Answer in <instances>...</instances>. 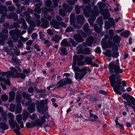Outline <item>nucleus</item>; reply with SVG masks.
Returning <instances> with one entry per match:
<instances>
[{"label":"nucleus","mask_w":135,"mask_h":135,"mask_svg":"<svg viewBox=\"0 0 135 135\" xmlns=\"http://www.w3.org/2000/svg\"><path fill=\"white\" fill-rule=\"evenodd\" d=\"M122 77L121 75L109 77L110 85L113 88L114 91L119 95L122 94V92H122L126 91V90L124 88L127 86L126 82L124 80L122 81Z\"/></svg>","instance_id":"1"},{"label":"nucleus","mask_w":135,"mask_h":135,"mask_svg":"<svg viewBox=\"0 0 135 135\" xmlns=\"http://www.w3.org/2000/svg\"><path fill=\"white\" fill-rule=\"evenodd\" d=\"M119 60L117 59L115 62H112L108 65V69L111 75L109 77L121 75V74L124 71V70L120 68L119 63Z\"/></svg>","instance_id":"2"},{"label":"nucleus","mask_w":135,"mask_h":135,"mask_svg":"<svg viewBox=\"0 0 135 135\" xmlns=\"http://www.w3.org/2000/svg\"><path fill=\"white\" fill-rule=\"evenodd\" d=\"M82 9L83 10L84 13L85 17L89 18L88 20L89 22L90 23V21L91 22L90 25L93 24V22L95 20L96 18V14L95 12H92L90 4H89L86 6L85 8H84V6L82 7Z\"/></svg>","instance_id":"3"},{"label":"nucleus","mask_w":135,"mask_h":135,"mask_svg":"<svg viewBox=\"0 0 135 135\" xmlns=\"http://www.w3.org/2000/svg\"><path fill=\"white\" fill-rule=\"evenodd\" d=\"M43 103V101L42 100L39 101L38 100H36L35 101L37 111L42 114L45 113L48 110V106L46 105H44Z\"/></svg>","instance_id":"4"},{"label":"nucleus","mask_w":135,"mask_h":135,"mask_svg":"<svg viewBox=\"0 0 135 135\" xmlns=\"http://www.w3.org/2000/svg\"><path fill=\"white\" fill-rule=\"evenodd\" d=\"M84 58V56L81 55H74L73 57V64L79 66L84 65L85 62L83 61Z\"/></svg>","instance_id":"5"},{"label":"nucleus","mask_w":135,"mask_h":135,"mask_svg":"<svg viewBox=\"0 0 135 135\" xmlns=\"http://www.w3.org/2000/svg\"><path fill=\"white\" fill-rule=\"evenodd\" d=\"M9 33L13 41L15 42H17L18 38H20L21 35L20 31L17 29H15L10 30L9 31Z\"/></svg>","instance_id":"6"},{"label":"nucleus","mask_w":135,"mask_h":135,"mask_svg":"<svg viewBox=\"0 0 135 135\" xmlns=\"http://www.w3.org/2000/svg\"><path fill=\"white\" fill-rule=\"evenodd\" d=\"M97 24L94 25V29L95 31L98 33H99L103 29L102 25L103 22L101 19H98L96 21Z\"/></svg>","instance_id":"7"},{"label":"nucleus","mask_w":135,"mask_h":135,"mask_svg":"<svg viewBox=\"0 0 135 135\" xmlns=\"http://www.w3.org/2000/svg\"><path fill=\"white\" fill-rule=\"evenodd\" d=\"M50 115H49L48 112H46L44 113V115L41 117L40 118H38L37 119V122L39 123L40 126L41 127L42 125H43L46 121V119L47 120L49 119Z\"/></svg>","instance_id":"8"},{"label":"nucleus","mask_w":135,"mask_h":135,"mask_svg":"<svg viewBox=\"0 0 135 135\" xmlns=\"http://www.w3.org/2000/svg\"><path fill=\"white\" fill-rule=\"evenodd\" d=\"M50 25L56 29L59 28V25H61L63 27H65L66 24L64 22H59L56 21L55 20H52L50 22Z\"/></svg>","instance_id":"9"},{"label":"nucleus","mask_w":135,"mask_h":135,"mask_svg":"<svg viewBox=\"0 0 135 135\" xmlns=\"http://www.w3.org/2000/svg\"><path fill=\"white\" fill-rule=\"evenodd\" d=\"M114 31L113 30H110L108 33L107 35H104L105 38H103L102 39V41L105 42H106V39H108V40L107 41V42L109 43L111 42V41L110 40L112 39L113 37L115 35H114Z\"/></svg>","instance_id":"10"},{"label":"nucleus","mask_w":135,"mask_h":135,"mask_svg":"<svg viewBox=\"0 0 135 135\" xmlns=\"http://www.w3.org/2000/svg\"><path fill=\"white\" fill-rule=\"evenodd\" d=\"M44 18H44H41V20L43 22L41 25V27H42L45 28H47L48 27L49 24L48 21H50L52 19V17L50 16L47 15L44 17Z\"/></svg>","instance_id":"11"},{"label":"nucleus","mask_w":135,"mask_h":135,"mask_svg":"<svg viewBox=\"0 0 135 135\" xmlns=\"http://www.w3.org/2000/svg\"><path fill=\"white\" fill-rule=\"evenodd\" d=\"M122 97L126 100H129L133 104L135 103V99L132 96L130 95L128 93H125L122 94Z\"/></svg>","instance_id":"12"},{"label":"nucleus","mask_w":135,"mask_h":135,"mask_svg":"<svg viewBox=\"0 0 135 135\" xmlns=\"http://www.w3.org/2000/svg\"><path fill=\"white\" fill-rule=\"evenodd\" d=\"M91 72V70L90 68H87L86 66H84L83 68L80 69V77H82L84 78L88 72L90 73Z\"/></svg>","instance_id":"13"},{"label":"nucleus","mask_w":135,"mask_h":135,"mask_svg":"<svg viewBox=\"0 0 135 135\" xmlns=\"http://www.w3.org/2000/svg\"><path fill=\"white\" fill-rule=\"evenodd\" d=\"M37 119L34 122H31V123L30 122H27L26 124V126L28 128H32L36 126H38L40 127V125L39 123L37 121Z\"/></svg>","instance_id":"14"},{"label":"nucleus","mask_w":135,"mask_h":135,"mask_svg":"<svg viewBox=\"0 0 135 135\" xmlns=\"http://www.w3.org/2000/svg\"><path fill=\"white\" fill-rule=\"evenodd\" d=\"M107 45L109 48H112V50L114 52L117 51L118 50V47L115 44H113L112 41L111 42H107Z\"/></svg>","instance_id":"15"},{"label":"nucleus","mask_w":135,"mask_h":135,"mask_svg":"<svg viewBox=\"0 0 135 135\" xmlns=\"http://www.w3.org/2000/svg\"><path fill=\"white\" fill-rule=\"evenodd\" d=\"M10 69L11 71L10 72L11 74L12 75H14L15 74V73H16L15 75L14 78H18L20 77L21 73H18L17 69L14 67H11Z\"/></svg>","instance_id":"16"},{"label":"nucleus","mask_w":135,"mask_h":135,"mask_svg":"<svg viewBox=\"0 0 135 135\" xmlns=\"http://www.w3.org/2000/svg\"><path fill=\"white\" fill-rule=\"evenodd\" d=\"M113 41V44L116 43L119 45V44L120 43L121 40V37L118 35H115L110 40L111 41Z\"/></svg>","instance_id":"17"},{"label":"nucleus","mask_w":135,"mask_h":135,"mask_svg":"<svg viewBox=\"0 0 135 135\" xmlns=\"http://www.w3.org/2000/svg\"><path fill=\"white\" fill-rule=\"evenodd\" d=\"M77 22L82 26L84 23L85 18L83 15H79L76 17Z\"/></svg>","instance_id":"18"},{"label":"nucleus","mask_w":135,"mask_h":135,"mask_svg":"<svg viewBox=\"0 0 135 135\" xmlns=\"http://www.w3.org/2000/svg\"><path fill=\"white\" fill-rule=\"evenodd\" d=\"M74 38L75 41L79 43H80L84 41L83 37L80 34H76L74 36Z\"/></svg>","instance_id":"19"},{"label":"nucleus","mask_w":135,"mask_h":135,"mask_svg":"<svg viewBox=\"0 0 135 135\" xmlns=\"http://www.w3.org/2000/svg\"><path fill=\"white\" fill-rule=\"evenodd\" d=\"M103 11L104 13L103 15L104 19L106 20L108 19L110 16L109 13L108 12V9L106 8L103 9Z\"/></svg>","instance_id":"20"},{"label":"nucleus","mask_w":135,"mask_h":135,"mask_svg":"<svg viewBox=\"0 0 135 135\" xmlns=\"http://www.w3.org/2000/svg\"><path fill=\"white\" fill-rule=\"evenodd\" d=\"M27 109L31 113H32L34 112L36 110L35 104L34 103L32 102L31 105L27 107Z\"/></svg>","instance_id":"21"},{"label":"nucleus","mask_w":135,"mask_h":135,"mask_svg":"<svg viewBox=\"0 0 135 135\" xmlns=\"http://www.w3.org/2000/svg\"><path fill=\"white\" fill-rule=\"evenodd\" d=\"M94 40V38L92 36H91L88 37L86 40V42L88 46L91 47L93 44Z\"/></svg>","instance_id":"22"},{"label":"nucleus","mask_w":135,"mask_h":135,"mask_svg":"<svg viewBox=\"0 0 135 135\" xmlns=\"http://www.w3.org/2000/svg\"><path fill=\"white\" fill-rule=\"evenodd\" d=\"M9 102H11L14 100L16 95V93L13 90H12L9 92Z\"/></svg>","instance_id":"23"},{"label":"nucleus","mask_w":135,"mask_h":135,"mask_svg":"<svg viewBox=\"0 0 135 135\" xmlns=\"http://www.w3.org/2000/svg\"><path fill=\"white\" fill-rule=\"evenodd\" d=\"M81 52L86 55H89L90 53L91 49L89 47H86L80 50Z\"/></svg>","instance_id":"24"},{"label":"nucleus","mask_w":135,"mask_h":135,"mask_svg":"<svg viewBox=\"0 0 135 135\" xmlns=\"http://www.w3.org/2000/svg\"><path fill=\"white\" fill-rule=\"evenodd\" d=\"M18 15L16 13L13 12L9 15V19H12L14 21H17L18 19Z\"/></svg>","instance_id":"25"},{"label":"nucleus","mask_w":135,"mask_h":135,"mask_svg":"<svg viewBox=\"0 0 135 135\" xmlns=\"http://www.w3.org/2000/svg\"><path fill=\"white\" fill-rule=\"evenodd\" d=\"M21 103H17L15 112L16 113H19L22 110V106Z\"/></svg>","instance_id":"26"},{"label":"nucleus","mask_w":135,"mask_h":135,"mask_svg":"<svg viewBox=\"0 0 135 135\" xmlns=\"http://www.w3.org/2000/svg\"><path fill=\"white\" fill-rule=\"evenodd\" d=\"M0 128L2 130H6L8 129L9 128L6 123L1 122H0Z\"/></svg>","instance_id":"27"},{"label":"nucleus","mask_w":135,"mask_h":135,"mask_svg":"<svg viewBox=\"0 0 135 135\" xmlns=\"http://www.w3.org/2000/svg\"><path fill=\"white\" fill-rule=\"evenodd\" d=\"M9 76V75H7L6 77L7 78L6 79L5 78H2V80L4 81L5 84L6 85L7 84L8 85L10 86L11 85V82L9 80V78H8Z\"/></svg>","instance_id":"28"},{"label":"nucleus","mask_w":135,"mask_h":135,"mask_svg":"<svg viewBox=\"0 0 135 135\" xmlns=\"http://www.w3.org/2000/svg\"><path fill=\"white\" fill-rule=\"evenodd\" d=\"M61 37L57 35H55L52 38V40L55 43L59 42V40L61 39Z\"/></svg>","instance_id":"29"},{"label":"nucleus","mask_w":135,"mask_h":135,"mask_svg":"<svg viewBox=\"0 0 135 135\" xmlns=\"http://www.w3.org/2000/svg\"><path fill=\"white\" fill-rule=\"evenodd\" d=\"M22 96L21 95L18 93L16 94V100L17 103H21L22 101Z\"/></svg>","instance_id":"30"},{"label":"nucleus","mask_w":135,"mask_h":135,"mask_svg":"<svg viewBox=\"0 0 135 135\" xmlns=\"http://www.w3.org/2000/svg\"><path fill=\"white\" fill-rule=\"evenodd\" d=\"M42 5L41 3L36 4L35 6L36 8L35 9V11L38 13H41V10L40 7Z\"/></svg>","instance_id":"31"},{"label":"nucleus","mask_w":135,"mask_h":135,"mask_svg":"<svg viewBox=\"0 0 135 135\" xmlns=\"http://www.w3.org/2000/svg\"><path fill=\"white\" fill-rule=\"evenodd\" d=\"M80 73L78 72L75 73L74 77L75 79L79 81L80 80L82 79L83 78V77H80Z\"/></svg>","instance_id":"32"},{"label":"nucleus","mask_w":135,"mask_h":135,"mask_svg":"<svg viewBox=\"0 0 135 135\" xmlns=\"http://www.w3.org/2000/svg\"><path fill=\"white\" fill-rule=\"evenodd\" d=\"M6 9L7 8L5 5H2L1 4H0V14H3Z\"/></svg>","instance_id":"33"},{"label":"nucleus","mask_w":135,"mask_h":135,"mask_svg":"<svg viewBox=\"0 0 135 135\" xmlns=\"http://www.w3.org/2000/svg\"><path fill=\"white\" fill-rule=\"evenodd\" d=\"M64 9L65 11L66 12L68 13L71 12L72 8L68 5L66 4L65 6H64Z\"/></svg>","instance_id":"34"},{"label":"nucleus","mask_w":135,"mask_h":135,"mask_svg":"<svg viewBox=\"0 0 135 135\" xmlns=\"http://www.w3.org/2000/svg\"><path fill=\"white\" fill-rule=\"evenodd\" d=\"M130 33L129 31L126 30L122 32L120 34V35L124 37L125 38H126L129 35Z\"/></svg>","instance_id":"35"},{"label":"nucleus","mask_w":135,"mask_h":135,"mask_svg":"<svg viewBox=\"0 0 135 135\" xmlns=\"http://www.w3.org/2000/svg\"><path fill=\"white\" fill-rule=\"evenodd\" d=\"M85 62L88 65H91L92 62V59L90 57H86L85 59Z\"/></svg>","instance_id":"36"},{"label":"nucleus","mask_w":135,"mask_h":135,"mask_svg":"<svg viewBox=\"0 0 135 135\" xmlns=\"http://www.w3.org/2000/svg\"><path fill=\"white\" fill-rule=\"evenodd\" d=\"M83 6H84V8H85V7L84 6L81 7L79 5H76L75 6V13L76 14H79L80 12L81 8H82V7Z\"/></svg>","instance_id":"37"},{"label":"nucleus","mask_w":135,"mask_h":135,"mask_svg":"<svg viewBox=\"0 0 135 135\" xmlns=\"http://www.w3.org/2000/svg\"><path fill=\"white\" fill-rule=\"evenodd\" d=\"M60 50L62 52V53H60L61 54L65 55L67 54L68 52H67V49L66 48L64 47H61L60 48Z\"/></svg>","instance_id":"38"},{"label":"nucleus","mask_w":135,"mask_h":135,"mask_svg":"<svg viewBox=\"0 0 135 135\" xmlns=\"http://www.w3.org/2000/svg\"><path fill=\"white\" fill-rule=\"evenodd\" d=\"M71 18H70V24L73 25L75 23V20L74 19V14L71 13L70 15Z\"/></svg>","instance_id":"39"},{"label":"nucleus","mask_w":135,"mask_h":135,"mask_svg":"<svg viewBox=\"0 0 135 135\" xmlns=\"http://www.w3.org/2000/svg\"><path fill=\"white\" fill-rule=\"evenodd\" d=\"M22 22H24L23 23L22 26L24 29L26 30L27 28V25L26 23L25 22L24 19L22 18H21V20L19 21V23H21Z\"/></svg>","instance_id":"40"},{"label":"nucleus","mask_w":135,"mask_h":135,"mask_svg":"<svg viewBox=\"0 0 135 135\" xmlns=\"http://www.w3.org/2000/svg\"><path fill=\"white\" fill-rule=\"evenodd\" d=\"M76 65H74V64H73L72 67L73 69V70L75 72H80V68L76 66Z\"/></svg>","instance_id":"41"},{"label":"nucleus","mask_w":135,"mask_h":135,"mask_svg":"<svg viewBox=\"0 0 135 135\" xmlns=\"http://www.w3.org/2000/svg\"><path fill=\"white\" fill-rule=\"evenodd\" d=\"M59 12V14L62 17H64L66 15V12L64 9H60Z\"/></svg>","instance_id":"42"},{"label":"nucleus","mask_w":135,"mask_h":135,"mask_svg":"<svg viewBox=\"0 0 135 135\" xmlns=\"http://www.w3.org/2000/svg\"><path fill=\"white\" fill-rule=\"evenodd\" d=\"M23 120L25 121L28 117L29 113L27 111H25L23 112Z\"/></svg>","instance_id":"43"},{"label":"nucleus","mask_w":135,"mask_h":135,"mask_svg":"<svg viewBox=\"0 0 135 135\" xmlns=\"http://www.w3.org/2000/svg\"><path fill=\"white\" fill-rule=\"evenodd\" d=\"M112 51L108 49L106 50L105 55L108 57H111L112 56Z\"/></svg>","instance_id":"44"},{"label":"nucleus","mask_w":135,"mask_h":135,"mask_svg":"<svg viewBox=\"0 0 135 135\" xmlns=\"http://www.w3.org/2000/svg\"><path fill=\"white\" fill-rule=\"evenodd\" d=\"M22 119V117L21 114L17 115L16 116V120L18 123L20 124L21 121Z\"/></svg>","instance_id":"45"},{"label":"nucleus","mask_w":135,"mask_h":135,"mask_svg":"<svg viewBox=\"0 0 135 135\" xmlns=\"http://www.w3.org/2000/svg\"><path fill=\"white\" fill-rule=\"evenodd\" d=\"M127 101H123V103L125 105H127L128 106L130 107H132V105H135V103L133 104L131 101L129 100H127Z\"/></svg>","instance_id":"46"},{"label":"nucleus","mask_w":135,"mask_h":135,"mask_svg":"<svg viewBox=\"0 0 135 135\" xmlns=\"http://www.w3.org/2000/svg\"><path fill=\"white\" fill-rule=\"evenodd\" d=\"M8 37V35L7 34H5L2 32H0V38L4 39L6 40Z\"/></svg>","instance_id":"47"},{"label":"nucleus","mask_w":135,"mask_h":135,"mask_svg":"<svg viewBox=\"0 0 135 135\" xmlns=\"http://www.w3.org/2000/svg\"><path fill=\"white\" fill-rule=\"evenodd\" d=\"M1 99L2 100L4 101H6L8 99V96L6 94H3L1 96Z\"/></svg>","instance_id":"48"},{"label":"nucleus","mask_w":135,"mask_h":135,"mask_svg":"<svg viewBox=\"0 0 135 135\" xmlns=\"http://www.w3.org/2000/svg\"><path fill=\"white\" fill-rule=\"evenodd\" d=\"M65 83V85L67 84H70L72 83V82L71 79L70 78H67L66 79V80L64 81Z\"/></svg>","instance_id":"49"},{"label":"nucleus","mask_w":135,"mask_h":135,"mask_svg":"<svg viewBox=\"0 0 135 135\" xmlns=\"http://www.w3.org/2000/svg\"><path fill=\"white\" fill-rule=\"evenodd\" d=\"M44 43L46 47H49L51 45L50 41L48 40H45L44 41Z\"/></svg>","instance_id":"50"},{"label":"nucleus","mask_w":135,"mask_h":135,"mask_svg":"<svg viewBox=\"0 0 135 135\" xmlns=\"http://www.w3.org/2000/svg\"><path fill=\"white\" fill-rule=\"evenodd\" d=\"M22 95L23 98H24L28 99L30 98L29 94L25 92H23L22 93Z\"/></svg>","instance_id":"51"},{"label":"nucleus","mask_w":135,"mask_h":135,"mask_svg":"<svg viewBox=\"0 0 135 135\" xmlns=\"http://www.w3.org/2000/svg\"><path fill=\"white\" fill-rule=\"evenodd\" d=\"M2 114L1 116L2 118L6 122L7 121V113L5 112H3L2 113Z\"/></svg>","instance_id":"52"},{"label":"nucleus","mask_w":135,"mask_h":135,"mask_svg":"<svg viewBox=\"0 0 135 135\" xmlns=\"http://www.w3.org/2000/svg\"><path fill=\"white\" fill-rule=\"evenodd\" d=\"M119 53L118 51H115L112 52V56L113 57L117 58L119 55Z\"/></svg>","instance_id":"53"},{"label":"nucleus","mask_w":135,"mask_h":135,"mask_svg":"<svg viewBox=\"0 0 135 135\" xmlns=\"http://www.w3.org/2000/svg\"><path fill=\"white\" fill-rule=\"evenodd\" d=\"M52 2L50 0H48L46 1L45 2V6L48 7H50L52 5Z\"/></svg>","instance_id":"54"},{"label":"nucleus","mask_w":135,"mask_h":135,"mask_svg":"<svg viewBox=\"0 0 135 135\" xmlns=\"http://www.w3.org/2000/svg\"><path fill=\"white\" fill-rule=\"evenodd\" d=\"M67 42V40L66 38L63 39L60 43V45L61 46H66V44Z\"/></svg>","instance_id":"55"},{"label":"nucleus","mask_w":135,"mask_h":135,"mask_svg":"<svg viewBox=\"0 0 135 135\" xmlns=\"http://www.w3.org/2000/svg\"><path fill=\"white\" fill-rule=\"evenodd\" d=\"M15 108V105L12 104H11L9 108V110L13 112L14 111Z\"/></svg>","instance_id":"56"},{"label":"nucleus","mask_w":135,"mask_h":135,"mask_svg":"<svg viewBox=\"0 0 135 135\" xmlns=\"http://www.w3.org/2000/svg\"><path fill=\"white\" fill-rule=\"evenodd\" d=\"M73 31V29L72 27L69 26L66 30L65 31L66 32H70Z\"/></svg>","instance_id":"57"},{"label":"nucleus","mask_w":135,"mask_h":135,"mask_svg":"<svg viewBox=\"0 0 135 135\" xmlns=\"http://www.w3.org/2000/svg\"><path fill=\"white\" fill-rule=\"evenodd\" d=\"M105 27L106 29H108L110 28L112 26V25L111 23H110L108 22L105 23Z\"/></svg>","instance_id":"58"},{"label":"nucleus","mask_w":135,"mask_h":135,"mask_svg":"<svg viewBox=\"0 0 135 135\" xmlns=\"http://www.w3.org/2000/svg\"><path fill=\"white\" fill-rule=\"evenodd\" d=\"M85 98L86 99H89V100H92V99H93V96L91 94H89L87 95L86 97Z\"/></svg>","instance_id":"59"},{"label":"nucleus","mask_w":135,"mask_h":135,"mask_svg":"<svg viewBox=\"0 0 135 135\" xmlns=\"http://www.w3.org/2000/svg\"><path fill=\"white\" fill-rule=\"evenodd\" d=\"M70 42L71 43L73 46H76L78 45V44L73 39H71L70 40Z\"/></svg>","instance_id":"60"},{"label":"nucleus","mask_w":135,"mask_h":135,"mask_svg":"<svg viewBox=\"0 0 135 135\" xmlns=\"http://www.w3.org/2000/svg\"><path fill=\"white\" fill-rule=\"evenodd\" d=\"M23 15L27 18H30V14L28 11H26L23 13Z\"/></svg>","instance_id":"61"},{"label":"nucleus","mask_w":135,"mask_h":135,"mask_svg":"<svg viewBox=\"0 0 135 135\" xmlns=\"http://www.w3.org/2000/svg\"><path fill=\"white\" fill-rule=\"evenodd\" d=\"M95 51L96 53L99 54H100L102 52L99 46L96 47L95 50Z\"/></svg>","instance_id":"62"},{"label":"nucleus","mask_w":135,"mask_h":135,"mask_svg":"<svg viewBox=\"0 0 135 135\" xmlns=\"http://www.w3.org/2000/svg\"><path fill=\"white\" fill-rule=\"evenodd\" d=\"M8 32V30L7 28H4L2 29L1 32L7 35Z\"/></svg>","instance_id":"63"},{"label":"nucleus","mask_w":135,"mask_h":135,"mask_svg":"<svg viewBox=\"0 0 135 135\" xmlns=\"http://www.w3.org/2000/svg\"><path fill=\"white\" fill-rule=\"evenodd\" d=\"M37 37V34L36 33H33L31 35V37L32 40H35Z\"/></svg>","instance_id":"64"}]
</instances>
